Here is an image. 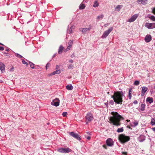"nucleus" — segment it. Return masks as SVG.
<instances>
[{
    "label": "nucleus",
    "mask_w": 155,
    "mask_h": 155,
    "mask_svg": "<svg viewBox=\"0 0 155 155\" xmlns=\"http://www.w3.org/2000/svg\"><path fill=\"white\" fill-rule=\"evenodd\" d=\"M111 114L112 116L110 117L109 118L110 123L116 126H120L121 124L120 121L124 120V118L116 112L112 111L111 113Z\"/></svg>",
    "instance_id": "obj_1"
},
{
    "label": "nucleus",
    "mask_w": 155,
    "mask_h": 155,
    "mask_svg": "<svg viewBox=\"0 0 155 155\" xmlns=\"http://www.w3.org/2000/svg\"><path fill=\"white\" fill-rule=\"evenodd\" d=\"M124 96V92L122 91L115 92L114 95L111 96L114 101L116 104H122L123 102V97Z\"/></svg>",
    "instance_id": "obj_2"
},
{
    "label": "nucleus",
    "mask_w": 155,
    "mask_h": 155,
    "mask_svg": "<svg viewBox=\"0 0 155 155\" xmlns=\"http://www.w3.org/2000/svg\"><path fill=\"white\" fill-rule=\"evenodd\" d=\"M118 139L122 143H124L130 140V137L129 136H125L124 134H121L119 135Z\"/></svg>",
    "instance_id": "obj_3"
},
{
    "label": "nucleus",
    "mask_w": 155,
    "mask_h": 155,
    "mask_svg": "<svg viewBox=\"0 0 155 155\" xmlns=\"http://www.w3.org/2000/svg\"><path fill=\"white\" fill-rule=\"evenodd\" d=\"M113 27L110 28L108 30L106 31L103 33L102 37V38H105L113 30Z\"/></svg>",
    "instance_id": "obj_4"
},
{
    "label": "nucleus",
    "mask_w": 155,
    "mask_h": 155,
    "mask_svg": "<svg viewBox=\"0 0 155 155\" xmlns=\"http://www.w3.org/2000/svg\"><path fill=\"white\" fill-rule=\"evenodd\" d=\"M71 150L69 148H61L58 150V151L59 152L64 153H68L71 152Z\"/></svg>",
    "instance_id": "obj_5"
},
{
    "label": "nucleus",
    "mask_w": 155,
    "mask_h": 155,
    "mask_svg": "<svg viewBox=\"0 0 155 155\" xmlns=\"http://www.w3.org/2000/svg\"><path fill=\"white\" fill-rule=\"evenodd\" d=\"M69 134L76 139L80 140H81V138L80 136L77 134L73 132H69Z\"/></svg>",
    "instance_id": "obj_6"
},
{
    "label": "nucleus",
    "mask_w": 155,
    "mask_h": 155,
    "mask_svg": "<svg viewBox=\"0 0 155 155\" xmlns=\"http://www.w3.org/2000/svg\"><path fill=\"white\" fill-rule=\"evenodd\" d=\"M60 101L58 99L56 98L53 100V102L51 103L52 105L57 107L59 104Z\"/></svg>",
    "instance_id": "obj_7"
},
{
    "label": "nucleus",
    "mask_w": 155,
    "mask_h": 155,
    "mask_svg": "<svg viewBox=\"0 0 155 155\" xmlns=\"http://www.w3.org/2000/svg\"><path fill=\"white\" fill-rule=\"evenodd\" d=\"M138 14H135L132 16L131 18H130L128 21L130 22H131L134 21L138 17Z\"/></svg>",
    "instance_id": "obj_8"
},
{
    "label": "nucleus",
    "mask_w": 155,
    "mask_h": 155,
    "mask_svg": "<svg viewBox=\"0 0 155 155\" xmlns=\"http://www.w3.org/2000/svg\"><path fill=\"white\" fill-rule=\"evenodd\" d=\"M106 143L107 146L111 147L113 145V141L111 138H109L106 140Z\"/></svg>",
    "instance_id": "obj_9"
},
{
    "label": "nucleus",
    "mask_w": 155,
    "mask_h": 155,
    "mask_svg": "<svg viewBox=\"0 0 155 155\" xmlns=\"http://www.w3.org/2000/svg\"><path fill=\"white\" fill-rule=\"evenodd\" d=\"M86 120L88 121H90L93 119V117L91 114H87L86 116Z\"/></svg>",
    "instance_id": "obj_10"
},
{
    "label": "nucleus",
    "mask_w": 155,
    "mask_h": 155,
    "mask_svg": "<svg viewBox=\"0 0 155 155\" xmlns=\"http://www.w3.org/2000/svg\"><path fill=\"white\" fill-rule=\"evenodd\" d=\"M90 28H80L79 29L80 31H82L83 33H85L87 31H90Z\"/></svg>",
    "instance_id": "obj_11"
},
{
    "label": "nucleus",
    "mask_w": 155,
    "mask_h": 155,
    "mask_svg": "<svg viewBox=\"0 0 155 155\" xmlns=\"http://www.w3.org/2000/svg\"><path fill=\"white\" fill-rule=\"evenodd\" d=\"M151 39V35H147L146 36L145 38V41L147 42H149Z\"/></svg>",
    "instance_id": "obj_12"
},
{
    "label": "nucleus",
    "mask_w": 155,
    "mask_h": 155,
    "mask_svg": "<svg viewBox=\"0 0 155 155\" xmlns=\"http://www.w3.org/2000/svg\"><path fill=\"white\" fill-rule=\"evenodd\" d=\"M148 90L147 87H142V92H141V96H143L145 93Z\"/></svg>",
    "instance_id": "obj_13"
},
{
    "label": "nucleus",
    "mask_w": 155,
    "mask_h": 155,
    "mask_svg": "<svg viewBox=\"0 0 155 155\" xmlns=\"http://www.w3.org/2000/svg\"><path fill=\"white\" fill-rule=\"evenodd\" d=\"M137 2L138 3H140L141 4L145 5L147 4V0H138Z\"/></svg>",
    "instance_id": "obj_14"
},
{
    "label": "nucleus",
    "mask_w": 155,
    "mask_h": 155,
    "mask_svg": "<svg viewBox=\"0 0 155 155\" xmlns=\"http://www.w3.org/2000/svg\"><path fill=\"white\" fill-rule=\"evenodd\" d=\"M61 71L60 70H57L54 71L50 74V75H53L55 74H59L61 73Z\"/></svg>",
    "instance_id": "obj_15"
},
{
    "label": "nucleus",
    "mask_w": 155,
    "mask_h": 155,
    "mask_svg": "<svg viewBox=\"0 0 155 155\" xmlns=\"http://www.w3.org/2000/svg\"><path fill=\"white\" fill-rule=\"evenodd\" d=\"M5 65L2 63L0 62V69L2 71L5 70Z\"/></svg>",
    "instance_id": "obj_16"
},
{
    "label": "nucleus",
    "mask_w": 155,
    "mask_h": 155,
    "mask_svg": "<svg viewBox=\"0 0 155 155\" xmlns=\"http://www.w3.org/2000/svg\"><path fill=\"white\" fill-rule=\"evenodd\" d=\"M64 48L61 45L59 47L58 51V53L59 54H61L62 52V51L64 50Z\"/></svg>",
    "instance_id": "obj_17"
},
{
    "label": "nucleus",
    "mask_w": 155,
    "mask_h": 155,
    "mask_svg": "<svg viewBox=\"0 0 155 155\" xmlns=\"http://www.w3.org/2000/svg\"><path fill=\"white\" fill-rule=\"evenodd\" d=\"M145 26L149 29H152L151 23H146Z\"/></svg>",
    "instance_id": "obj_18"
},
{
    "label": "nucleus",
    "mask_w": 155,
    "mask_h": 155,
    "mask_svg": "<svg viewBox=\"0 0 155 155\" xmlns=\"http://www.w3.org/2000/svg\"><path fill=\"white\" fill-rule=\"evenodd\" d=\"M146 101L148 102L150 104L153 102V98L150 97H148Z\"/></svg>",
    "instance_id": "obj_19"
},
{
    "label": "nucleus",
    "mask_w": 155,
    "mask_h": 155,
    "mask_svg": "<svg viewBox=\"0 0 155 155\" xmlns=\"http://www.w3.org/2000/svg\"><path fill=\"white\" fill-rule=\"evenodd\" d=\"M132 88H130L129 89V94H128V97L130 99H131V98L132 97L131 95V92L132 91Z\"/></svg>",
    "instance_id": "obj_20"
},
{
    "label": "nucleus",
    "mask_w": 155,
    "mask_h": 155,
    "mask_svg": "<svg viewBox=\"0 0 155 155\" xmlns=\"http://www.w3.org/2000/svg\"><path fill=\"white\" fill-rule=\"evenodd\" d=\"M73 87L72 85H67L66 86V88L68 90H71L73 89Z\"/></svg>",
    "instance_id": "obj_21"
},
{
    "label": "nucleus",
    "mask_w": 155,
    "mask_h": 155,
    "mask_svg": "<svg viewBox=\"0 0 155 155\" xmlns=\"http://www.w3.org/2000/svg\"><path fill=\"white\" fill-rule=\"evenodd\" d=\"M121 5H118L115 8V10L117 11H119L121 8Z\"/></svg>",
    "instance_id": "obj_22"
},
{
    "label": "nucleus",
    "mask_w": 155,
    "mask_h": 155,
    "mask_svg": "<svg viewBox=\"0 0 155 155\" xmlns=\"http://www.w3.org/2000/svg\"><path fill=\"white\" fill-rule=\"evenodd\" d=\"M99 5V4L98 3V2L97 1H95L94 3V4L93 5V7H96L98 6Z\"/></svg>",
    "instance_id": "obj_23"
},
{
    "label": "nucleus",
    "mask_w": 155,
    "mask_h": 155,
    "mask_svg": "<svg viewBox=\"0 0 155 155\" xmlns=\"http://www.w3.org/2000/svg\"><path fill=\"white\" fill-rule=\"evenodd\" d=\"M85 6L83 4H81L79 6V8L80 9H84Z\"/></svg>",
    "instance_id": "obj_24"
},
{
    "label": "nucleus",
    "mask_w": 155,
    "mask_h": 155,
    "mask_svg": "<svg viewBox=\"0 0 155 155\" xmlns=\"http://www.w3.org/2000/svg\"><path fill=\"white\" fill-rule=\"evenodd\" d=\"M152 125H153L155 124V118H152L151 121Z\"/></svg>",
    "instance_id": "obj_25"
},
{
    "label": "nucleus",
    "mask_w": 155,
    "mask_h": 155,
    "mask_svg": "<svg viewBox=\"0 0 155 155\" xmlns=\"http://www.w3.org/2000/svg\"><path fill=\"white\" fill-rule=\"evenodd\" d=\"M29 64L31 68L32 69H34L35 68V64L31 62H29Z\"/></svg>",
    "instance_id": "obj_26"
},
{
    "label": "nucleus",
    "mask_w": 155,
    "mask_h": 155,
    "mask_svg": "<svg viewBox=\"0 0 155 155\" xmlns=\"http://www.w3.org/2000/svg\"><path fill=\"white\" fill-rule=\"evenodd\" d=\"M124 131V129L123 128V127H122V128H118V129L117 130V132H118V133H120V132H122L123 131Z\"/></svg>",
    "instance_id": "obj_27"
},
{
    "label": "nucleus",
    "mask_w": 155,
    "mask_h": 155,
    "mask_svg": "<svg viewBox=\"0 0 155 155\" xmlns=\"http://www.w3.org/2000/svg\"><path fill=\"white\" fill-rule=\"evenodd\" d=\"M104 17V15H100L98 16L97 17V19L99 20L102 19Z\"/></svg>",
    "instance_id": "obj_28"
},
{
    "label": "nucleus",
    "mask_w": 155,
    "mask_h": 155,
    "mask_svg": "<svg viewBox=\"0 0 155 155\" xmlns=\"http://www.w3.org/2000/svg\"><path fill=\"white\" fill-rule=\"evenodd\" d=\"M22 62L24 64H25L26 66H28V63L26 62L24 60L22 59Z\"/></svg>",
    "instance_id": "obj_29"
},
{
    "label": "nucleus",
    "mask_w": 155,
    "mask_h": 155,
    "mask_svg": "<svg viewBox=\"0 0 155 155\" xmlns=\"http://www.w3.org/2000/svg\"><path fill=\"white\" fill-rule=\"evenodd\" d=\"M149 18L152 20L153 21H155V17L153 16L150 17Z\"/></svg>",
    "instance_id": "obj_30"
},
{
    "label": "nucleus",
    "mask_w": 155,
    "mask_h": 155,
    "mask_svg": "<svg viewBox=\"0 0 155 155\" xmlns=\"http://www.w3.org/2000/svg\"><path fill=\"white\" fill-rule=\"evenodd\" d=\"M73 44V41H70L68 43V45L71 47Z\"/></svg>",
    "instance_id": "obj_31"
},
{
    "label": "nucleus",
    "mask_w": 155,
    "mask_h": 155,
    "mask_svg": "<svg viewBox=\"0 0 155 155\" xmlns=\"http://www.w3.org/2000/svg\"><path fill=\"white\" fill-rule=\"evenodd\" d=\"M139 81H136L134 82V84L136 85H138L139 84Z\"/></svg>",
    "instance_id": "obj_32"
},
{
    "label": "nucleus",
    "mask_w": 155,
    "mask_h": 155,
    "mask_svg": "<svg viewBox=\"0 0 155 155\" xmlns=\"http://www.w3.org/2000/svg\"><path fill=\"white\" fill-rule=\"evenodd\" d=\"M151 23V27L152 28H155V23Z\"/></svg>",
    "instance_id": "obj_33"
},
{
    "label": "nucleus",
    "mask_w": 155,
    "mask_h": 155,
    "mask_svg": "<svg viewBox=\"0 0 155 155\" xmlns=\"http://www.w3.org/2000/svg\"><path fill=\"white\" fill-rule=\"evenodd\" d=\"M145 105L144 104H141V107L143 109H142L143 110H144V108L145 107Z\"/></svg>",
    "instance_id": "obj_34"
},
{
    "label": "nucleus",
    "mask_w": 155,
    "mask_h": 155,
    "mask_svg": "<svg viewBox=\"0 0 155 155\" xmlns=\"http://www.w3.org/2000/svg\"><path fill=\"white\" fill-rule=\"evenodd\" d=\"M16 56L19 58H23V57L21 55L18 54H16Z\"/></svg>",
    "instance_id": "obj_35"
},
{
    "label": "nucleus",
    "mask_w": 155,
    "mask_h": 155,
    "mask_svg": "<svg viewBox=\"0 0 155 155\" xmlns=\"http://www.w3.org/2000/svg\"><path fill=\"white\" fill-rule=\"evenodd\" d=\"M67 113L66 112H64L62 114V115L64 117H65L67 115Z\"/></svg>",
    "instance_id": "obj_36"
},
{
    "label": "nucleus",
    "mask_w": 155,
    "mask_h": 155,
    "mask_svg": "<svg viewBox=\"0 0 155 155\" xmlns=\"http://www.w3.org/2000/svg\"><path fill=\"white\" fill-rule=\"evenodd\" d=\"M71 47L69 46H68L66 49V51H68L70 49V48H71Z\"/></svg>",
    "instance_id": "obj_37"
},
{
    "label": "nucleus",
    "mask_w": 155,
    "mask_h": 155,
    "mask_svg": "<svg viewBox=\"0 0 155 155\" xmlns=\"http://www.w3.org/2000/svg\"><path fill=\"white\" fill-rule=\"evenodd\" d=\"M73 67V65H72V64H71V65H70L68 67V69H71V68L72 67Z\"/></svg>",
    "instance_id": "obj_38"
},
{
    "label": "nucleus",
    "mask_w": 155,
    "mask_h": 155,
    "mask_svg": "<svg viewBox=\"0 0 155 155\" xmlns=\"http://www.w3.org/2000/svg\"><path fill=\"white\" fill-rule=\"evenodd\" d=\"M50 65L51 64H50L48 63L46 66V68H47V67H49L50 66Z\"/></svg>",
    "instance_id": "obj_39"
},
{
    "label": "nucleus",
    "mask_w": 155,
    "mask_h": 155,
    "mask_svg": "<svg viewBox=\"0 0 155 155\" xmlns=\"http://www.w3.org/2000/svg\"><path fill=\"white\" fill-rule=\"evenodd\" d=\"M152 12L154 14H155V7L153 8L152 10Z\"/></svg>",
    "instance_id": "obj_40"
},
{
    "label": "nucleus",
    "mask_w": 155,
    "mask_h": 155,
    "mask_svg": "<svg viewBox=\"0 0 155 155\" xmlns=\"http://www.w3.org/2000/svg\"><path fill=\"white\" fill-rule=\"evenodd\" d=\"M4 48H3V47L0 46V50L3 51L4 50Z\"/></svg>",
    "instance_id": "obj_41"
},
{
    "label": "nucleus",
    "mask_w": 155,
    "mask_h": 155,
    "mask_svg": "<svg viewBox=\"0 0 155 155\" xmlns=\"http://www.w3.org/2000/svg\"><path fill=\"white\" fill-rule=\"evenodd\" d=\"M134 104H137L138 103V102H137V100H135L134 102Z\"/></svg>",
    "instance_id": "obj_42"
},
{
    "label": "nucleus",
    "mask_w": 155,
    "mask_h": 155,
    "mask_svg": "<svg viewBox=\"0 0 155 155\" xmlns=\"http://www.w3.org/2000/svg\"><path fill=\"white\" fill-rule=\"evenodd\" d=\"M87 139L88 140H89L90 139H91V137H90V136H88L87 137Z\"/></svg>",
    "instance_id": "obj_43"
},
{
    "label": "nucleus",
    "mask_w": 155,
    "mask_h": 155,
    "mask_svg": "<svg viewBox=\"0 0 155 155\" xmlns=\"http://www.w3.org/2000/svg\"><path fill=\"white\" fill-rule=\"evenodd\" d=\"M74 57V54H72L71 55V57L72 58H73Z\"/></svg>",
    "instance_id": "obj_44"
},
{
    "label": "nucleus",
    "mask_w": 155,
    "mask_h": 155,
    "mask_svg": "<svg viewBox=\"0 0 155 155\" xmlns=\"http://www.w3.org/2000/svg\"><path fill=\"white\" fill-rule=\"evenodd\" d=\"M123 154H124L125 155H127V152H123Z\"/></svg>",
    "instance_id": "obj_45"
},
{
    "label": "nucleus",
    "mask_w": 155,
    "mask_h": 155,
    "mask_svg": "<svg viewBox=\"0 0 155 155\" xmlns=\"http://www.w3.org/2000/svg\"><path fill=\"white\" fill-rule=\"evenodd\" d=\"M73 61V60H69V62L70 63H72Z\"/></svg>",
    "instance_id": "obj_46"
},
{
    "label": "nucleus",
    "mask_w": 155,
    "mask_h": 155,
    "mask_svg": "<svg viewBox=\"0 0 155 155\" xmlns=\"http://www.w3.org/2000/svg\"><path fill=\"white\" fill-rule=\"evenodd\" d=\"M110 103H112V104H113L114 103V102L112 101H111L110 102Z\"/></svg>",
    "instance_id": "obj_47"
},
{
    "label": "nucleus",
    "mask_w": 155,
    "mask_h": 155,
    "mask_svg": "<svg viewBox=\"0 0 155 155\" xmlns=\"http://www.w3.org/2000/svg\"><path fill=\"white\" fill-rule=\"evenodd\" d=\"M152 130L153 131H154L155 132V127L153 128Z\"/></svg>",
    "instance_id": "obj_48"
},
{
    "label": "nucleus",
    "mask_w": 155,
    "mask_h": 155,
    "mask_svg": "<svg viewBox=\"0 0 155 155\" xmlns=\"http://www.w3.org/2000/svg\"><path fill=\"white\" fill-rule=\"evenodd\" d=\"M103 147H104L105 149H107L106 147V146L105 145H103Z\"/></svg>",
    "instance_id": "obj_49"
},
{
    "label": "nucleus",
    "mask_w": 155,
    "mask_h": 155,
    "mask_svg": "<svg viewBox=\"0 0 155 155\" xmlns=\"http://www.w3.org/2000/svg\"><path fill=\"white\" fill-rule=\"evenodd\" d=\"M134 124L135 126H136L137 125L138 123H135Z\"/></svg>",
    "instance_id": "obj_50"
},
{
    "label": "nucleus",
    "mask_w": 155,
    "mask_h": 155,
    "mask_svg": "<svg viewBox=\"0 0 155 155\" xmlns=\"http://www.w3.org/2000/svg\"><path fill=\"white\" fill-rule=\"evenodd\" d=\"M107 25L105 24V25H104V26L105 27H106V26H107Z\"/></svg>",
    "instance_id": "obj_51"
},
{
    "label": "nucleus",
    "mask_w": 155,
    "mask_h": 155,
    "mask_svg": "<svg viewBox=\"0 0 155 155\" xmlns=\"http://www.w3.org/2000/svg\"><path fill=\"white\" fill-rule=\"evenodd\" d=\"M126 120L127 122H129L130 121V120Z\"/></svg>",
    "instance_id": "obj_52"
},
{
    "label": "nucleus",
    "mask_w": 155,
    "mask_h": 155,
    "mask_svg": "<svg viewBox=\"0 0 155 155\" xmlns=\"http://www.w3.org/2000/svg\"><path fill=\"white\" fill-rule=\"evenodd\" d=\"M127 127L130 129V127L129 126H128Z\"/></svg>",
    "instance_id": "obj_53"
},
{
    "label": "nucleus",
    "mask_w": 155,
    "mask_h": 155,
    "mask_svg": "<svg viewBox=\"0 0 155 155\" xmlns=\"http://www.w3.org/2000/svg\"><path fill=\"white\" fill-rule=\"evenodd\" d=\"M2 82V80H1L0 79V82Z\"/></svg>",
    "instance_id": "obj_54"
},
{
    "label": "nucleus",
    "mask_w": 155,
    "mask_h": 155,
    "mask_svg": "<svg viewBox=\"0 0 155 155\" xmlns=\"http://www.w3.org/2000/svg\"><path fill=\"white\" fill-rule=\"evenodd\" d=\"M8 50H9L8 49L6 50V51H8Z\"/></svg>",
    "instance_id": "obj_55"
},
{
    "label": "nucleus",
    "mask_w": 155,
    "mask_h": 155,
    "mask_svg": "<svg viewBox=\"0 0 155 155\" xmlns=\"http://www.w3.org/2000/svg\"><path fill=\"white\" fill-rule=\"evenodd\" d=\"M87 133L88 134L89 133V132H87Z\"/></svg>",
    "instance_id": "obj_56"
},
{
    "label": "nucleus",
    "mask_w": 155,
    "mask_h": 155,
    "mask_svg": "<svg viewBox=\"0 0 155 155\" xmlns=\"http://www.w3.org/2000/svg\"><path fill=\"white\" fill-rule=\"evenodd\" d=\"M0 45H3L1 43H0Z\"/></svg>",
    "instance_id": "obj_57"
},
{
    "label": "nucleus",
    "mask_w": 155,
    "mask_h": 155,
    "mask_svg": "<svg viewBox=\"0 0 155 155\" xmlns=\"http://www.w3.org/2000/svg\"><path fill=\"white\" fill-rule=\"evenodd\" d=\"M71 33V32H70V31H69V33Z\"/></svg>",
    "instance_id": "obj_58"
},
{
    "label": "nucleus",
    "mask_w": 155,
    "mask_h": 155,
    "mask_svg": "<svg viewBox=\"0 0 155 155\" xmlns=\"http://www.w3.org/2000/svg\"><path fill=\"white\" fill-rule=\"evenodd\" d=\"M107 93H108V94H109V92H108Z\"/></svg>",
    "instance_id": "obj_59"
},
{
    "label": "nucleus",
    "mask_w": 155,
    "mask_h": 155,
    "mask_svg": "<svg viewBox=\"0 0 155 155\" xmlns=\"http://www.w3.org/2000/svg\"><path fill=\"white\" fill-rule=\"evenodd\" d=\"M154 88L155 89V86H154Z\"/></svg>",
    "instance_id": "obj_60"
}]
</instances>
